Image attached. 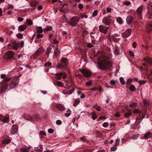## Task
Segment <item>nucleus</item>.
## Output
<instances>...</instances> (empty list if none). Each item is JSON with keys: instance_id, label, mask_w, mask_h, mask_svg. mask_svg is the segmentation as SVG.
<instances>
[{"instance_id": "obj_1", "label": "nucleus", "mask_w": 152, "mask_h": 152, "mask_svg": "<svg viewBox=\"0 0 152 152\" xmlns=\"http://www.w3.org/2000/svg\"><path fill=\"white\" fill-rule=\"evenodd\" d=\"M97 65L100 69L105 70L110 68L112 64L108 57L104 54H102L98 58Z\"/></svg>"}, {"instance_id": "obj_2", "label": "nucleus", "mask_w": 152, "mask_h": 152, "mask_svg": "<svg viewBox=\"0 0 152 152\" xmlns=\"http://www.w3.org/2000/svg\"><path fill=\"white\" fill-rule=\"evenodd\" d=\"M19 82V78L18 77H14L10 83V87L11 89H13L16 87Z\"/></svg>"}, {"instance_id": "obj_3", "label": "nucleus", "mask_w": 152, "mask_h": 152, "mask_svg": "<svg viewBox=\"0 0 152 152\" xmlns=\"http://www.w3.org/2000/svg\"><path fill=\"white\" fill-rule=\"evenodd\" d=\"M68 62L66 58H62L61 60V64H58L57 66V68L61 69L65 67L68 65Z\"/></svg>"}, {"instance_id": "obj_4", "label": "nucleus", "mask_w": 152, "mask_h": 152, "mask_svg": "<svg viewBox=\"0 0 152 152\" xmlns=\"http://www.w3.org/2000/svg\"><path fill=\"white\" fill-rule=\"evenodd\" d=\"M79 71L81 72L83 76L86 78L90 77L91 75V72L87 69H80Z\"/></svg>"}, {"instance_id": "obj_5", "label": "nucleus", "mask_w": 152, "mask_h": 152, "mask_svg": "<svg viewBox=\"0 0 152 152\" xmlns=\"http://www.w3.org/2000/svg\"><path fill=\"white\" fill-rule=\"evenodd\" d=\"M79 20V17L75 16L72 18L69 21V25L72 26H74L76 24Z\"/></svg>"}, {"instance_id": "obj_6", "label": "nucleus", "mask_w": 152, "mask_h": 152, "mask_svg": "<svg viewBox=\"0 0 152 152\" xmlns=\"http://www.w3.org/2000/svg\"><path fill=\"white\" fill-rule=\"evenodd\" d=\"M2 86L0 87V94H3L7 89L9 86L8 83H5L3 84H1Z\"/></svg>"}, {"instance_id": "obj_7", "label": "nucleus", "mask_w": 152, "mask_h": 152, "mask_svg": "<svg viewBox=\"0 0 152 152\" xmlns=\"http://www.w3.org/2000/svg\"><path fill=\"white\" fill-rule=\"evenodd\" d=\"M44 51V50L42 47H40L38 48L35 52L32 55V57L34 58H35L36 57L39 55Z\"/></svg>"}, {"instance_id": "obj_8", "label": "nucleus", "mask_w": 152, "mask_h": 152, "mask_svg": "<svg viewBox=\"0 0 152 152\" xmlns=\"http://www.w3.org/2000/svg\"><path fill=\"white\" fill-rule=\"evenodd\" d=\"M15 54V52L12 51H7L6 53V54L7 56V58L9 59H14L15 60H16V59L13 57Z\"/></svg>"}, {"instance_id": "obj_9", "label": "nucleus", "mask_w": 152, "mask_h": 152, "mask_svg": "<svg viewBox=\"0 0 152 152\" xmlns=\"http://www.w3.org/2000/svg\"><path fill=\"white\" fill-rule=\"evenodd\" d=\"M1 78L3 79L1 82V84H3L6 83L9 81L10 80V78L7 77V75L4 74H1Z\"/></svg>"}, {"instance_id": "obj_10", "label": "nucleus", "mask_w": 152, "mask_h": 152, "mask_svg": "<svg viewBox=\"0 0 152 152\" xmlns=\"http://www.w3.org/2000/svg\"><path fill=\"white\" fill-rule=\"evenodd\" d=\"M99 28L100 32L105 34L107 33L109 27L106 26H103L102 25H100L99 26Z\"/></svg>"}, {"instance_id": "obj_11", "label": "nucleus", "mask_w": 152, "mask_h": 152, "mask_svg": "<svg viewBox=\"0 0 152 152\" xmlns=\"http://www.w3.org/2000/svg\"><path fill=\"white\" fill-rule=\"evenodd\" d=\"M148 9V13L147 14V17L149 18H152V4H149Z\"/></svg>"}, {"instance_id": "obj_12", "label": "nucleus", "mask_w": 152, "mask_h": 152, "mask_svg": "<svg viewBox=\"0 0 152 152\" xmlns=\"http://www.w3.org/2000/svg\"><path fill=\"white\" fill-rule=\"evenodd\" d=\"M143 10V6L141 5L137 9V13L139 14V19H141L142 18V13Z\"/></svg>"}, {"instance_id": "obj_13", "label": "nucleus", "mask_w": 152, "mask_h": 152, "mask_svg": "<svg viewBox=\"0 0 152 152\" xmlns=\"http://www.w3.org/2000/svg\"><path fill=\"white\" fill-rule=\"evenodd\" d=\"M56 77L57 80H60L61 78H65L66 77V75L63 72H60L59 73H57L56 74Z\"/></svg>"}, {"instance_id": "obj_14", "label": "nucleus", "mask_w": 152, "mask_h": 152, "mask_svg": "<svg viewBox=\"0 0 152 152\" xmlns=\"http://www.w3.org/2000/svg\"><path fill=\"white\" fill-rule=\"evenodd\" d=\"M9 116L8 115H6L5 116L0 115V120L5 123H8L9 122Z\"/></svg>"}, {"instance_id": "obj_15", "label": "nucleus", "mask_w": 152, "mask_h": 152, "mask_svg": "<svg viewBox=\"0 0 152 152\" xmlns=\"http://www.w3.org/2000/svg\"><path fill=\"white\" fill-rule=\"evenodd\" d=\"M131 30L130 29H127L124 33L122 34V36L124 38H127L131 34Z\"/></svg>"}, {"instance_id": "obj_16", "label": "nucleus", "mask_w": 152, "mask_h": 152, "mask_svg": "<svg viewBox=\"0 0 152 152\" xmlns=\"http://www.w3.org/2000/svg\"><path fill=\"white\" fill-rule=\"evenodd\" d=\"M18 126L16 125H14L12 127L11 131V133L12 134H14L16 133L18 131Z\"/></svg>"}, {"instance_id": "obj_17", "label": "nucleus", "mask_w": 152, "mask_h": 152, "mask_svg": "<svg viewBox=\"0 0 152 152\" xmlns=\"http://www.w3.org/2000/svg\"><path fill=\"white\" fill-rule=\"evenodd\" d=\"M103 23L105 25H109L110 24V20L108 17H104L102 20Z\"/></svg>"}, {"instance_id": "obj_18", "label": "nucleus", "mask_w": 152, "mask_h": 152, "mask_svg": "<svg viewBox=\"0 0 152 152\" xmlns=\"http://www.w3.org/2000/svg\"><path fill=\"white\" fill-rule=\"evenodd\" d=\"M134 20L133 18L131 15L128 16L126 18L127 23L128 24H131Z\"/></svg>"}, {"instance_id": "obj_19", "label": "nucleus", "mask_w": 152, "mask_h": 152, "mask_svg": "<svg viewBox=\"0 0 152 152\" xmlns=\"http://www.w3.org/2000/svg\"><path fill=\"white\" fill-rule=\"evenodd\" d=\"M68 10V8L67 7V5L66 4H65L60 9V11L64 12H66Z\"/></svg>"}, {"instance_id": "obj_20", "label": "nucleus", "mask_w": 152, "mask_h": 152, "mask_svg": "<svg viewBox=\"0 0 152 152\" xmlns=\"http://www.w3.org/2000/svg\"><path fill=\"white\" fill-rule=\"evenodd\" d=\"M55 106L56 108L61 111H64L65 109L64 106L60 104H56Z\"/></svg>"}, {"instance_id": "obj_21", "label": "nucleus", "mask_w": 152, "mask_h": 152, "mask_svg": "<svg viewBox=\"0 0 152 152\" xmlns=\"http://www.w3.org/2000/svg\"><path fill=\"white\" fill-rule=\"evenodd\" d=\"M27 28V25L26 24H24L19 26L18 29L19 30L21 31H23Z\"/></svg>"}, {"instance_id": "obj_22", "label": "nucleus", "mask_w": 152, "mask_h": 152, "mask_svg": "<svg viewBox=\"0 0 152 152\" xmlns=\"http://www.w3.org/2000/svg\"><path fill=\"white\" fill-rule=\"evenodd\" d=\"M143 60L148 63L149 64H152V59L150 58L147 57L146 58H144Z\"/></svg>"}, {"instance_id": "obj_23", "label": "nucleus", "mask_w": 152, "mask_h": 152, "mask_svg": "<svg viewBox=\"0 0 152 152\" xmlns=\"http://www.w3.org/2000/svg\"><path fill=\"white\" fill-rule=\"evenodd\" d=\"M109 41L111 42L112 41H114V42H118L119 40V39L115 38L114 36H111L110 38H109Z\"/></svg>"}, {"instance_id": "obj_24", "label": "nucleus", "mask_w": 152, "mask_h": 152, "mask_svg": "<svg viewBox=\"0 0 152 152\" xmlns=\"http://www.w3.org/2000/svg\"><path fill=\"white\" fill-rule=\"evenodd\" d=\"M36 28L37 29L36 32L37 33H42L43 32V30L41 27L36 26Z\"/></svg>"}, {"instance_id": "obj_25", "label": "nucleus", "mask_w": 152, "mask_h": 152, "mask_svg": "<svg viewBox=\"0 0 152 152\" xmlns=\"http://www.w3.org/2000/svg\"><path fill=\"white\" fill-rule=\"evenodd\" d=\"M23 117L25 119L29 121L33 119V118L31 116L27 114H24Z\"/></svg>"}, {"instance_id": "obj_26", "label": "nucleus", "mask_w": 152, "mask_h": 152, "mask_svg": "<svg viewBox=\"0 0 152 152\" xmlns=\"http://www.w3.org/2000/svg\"><path fill=\"white\" fill-rule=\"evenodd\" d=\"M116 20L117 22L120 24H122L124 22L123 19L120 17L116 18Z\"/></svg>"}, {"instance_id": "obj_27", "label": "nucleus", "mask_w": 152, "mask_h": 152, "mask_svg": "<svg viewBox=\"0 0 152 152\" xmlns=\"http://www.w3.org/2000/svg\"><path fill=\"white\" fill-rule=\"evenodd\" d=\"M12 44L13 48L15 50L18 49L19 46V44L16 42H14Z\"/></svg>"}, {"instance_id": "obj_28", "label": "nucleus", "mask_w": 152, "mask_h": 152, "mask_svg": "<svg viewBox=\"0 0 152 152\" xmlns=\"http://www.w3.org/2000/svg\"><path fill=\"white\" fill-rule=\"evenodd\" d=\"M137 104L136 102H133L130 104L129 105V106L132 108L136 107H137Z\"/></svg>"}, {"instance_id": "obj_29", "label": "nucleus", "mask_w": 152, "mask_h": 152, "mask_svg": "<svg viewBox=\"0 0 152 152\" xmlns=\"http://www.w3.org/2000/svg\"><path fill=\"white\" fill-rule=\"evenodd\" d=\"M11 140L9 139H4L2 141V143L3 144H7L11 142Z\"/></svg>"}, {"instance_id": "obj_30", "label": "nucleus", "mask_w": 152, "mask_h": 152, "mask_svg": "<svg viewBox=\"0 0 152 152\" xmlns=\"http://www.w3.org/2000/svg\"><path fill=\"white\" fill-rule=\"evenodd\" d=\"M62 92L64 94L70 95L72 93V91L71 90L67 91L66 90H64Z\"/></svg>"}, {"instance_id": "obj_31", "label": "nucleus", "mask_w": 152, "mask_h": 152, "mask_svg": "<svg viewBox=\"0 0 152 152\" xmlns=\"http://www.w3.org/2000/svg\"><path fill=\"white\" fill-rule=\"evenodd\" d=\"M54 84L59 87H61L63 86V84L61 81H57L54 82Z\"/></svg>"}, {"instance_id": "obj_32", "label": "nucleus", "mask_w": 152, "mask_h": 152, "mask_svg": "<svg viewBox=\"0 0 152 152\" xmlns=\"http://www.w3.org/2000/svg\"><path fill=\"white\" fill-rule=\"evenodd\" d=\"M80 100L79 99H76L73 104V105L75 107H76L79 103Z\"/></svg>"}, {"instance_id": "obj_33", "label": "nucleus", "mask_w": 152, "mask_h": 152, "mask_svg": "<svg viewBox=\"0 0 152 152\" xmlns=\"http://www.w3.org/2000/svg\"><path fill=\"white\" fill-rule=\"evenodd\" d=\"M92 118L94 120H95L97 118V115L94 112H92L91 113Z\"/></svg>"}, {"instance_id": "obj_34", "label": "nucleus", "mask_w": 152, "mask_h": 152, "mask_svg": "<svg viewBox=\"0 0 152 152\" xmlns=\"http://www.w3.org/2000/svg\"><path fill=\"white\" fill-rule=\"evenodd\" d=\"M118 82V80H110V83L111 86H113L115 85V84H116Z\"/></svg>"}, {"instance_id": "obj_35", "label": "nucleus", "mask_w": 152, "mask_h": 152, "mask_svg": "<svg viewBox=\"0 0 152 152\" xmlns=\"http://www.w3.org/2000/svg\"><path fill=\"white\" fill-rule=\"evenodd\" d=\"M119 50L117 46L115 47V53L116 55H118L119 54Z\"/></svg>"}, {"instance_id": "obj_36", "label": "nucleus", "mask_w": 152, "mask_h": 152, "mask_svg": "<svg viewBox=\"0 0 152 152\" xmlns=\"http://www.w3.org/2000/svg\"><path fill=\"white\" fill-rule=\"evenodd\" d=\"M26 22L27 24L29 25H31L33 24L32 20L30 19L27 20H26Z\"/></svg>"}, {"instance_id": "obj_37", "label": "nucleus", "mask_w": 152, "mask_h": 152, "mask_svg": "<svg viewBox=\"0 0 152 152\" xmlns=\"http://www.w3.org/2000/svg\"><path fill=\"white\" fill-rule=\"evenodd\" d=\"M147 28L149 29L150 31L152 30V23L148 24L146 27Z\"/></svg>"}, {"instance_id": "obj_38", "label": "nucleus", "mask_w": 152, "mask_h": 152, "mask_svg": "<svg viewBox=\"0 0 152 152\" xmlns=\"http://www.w3.org/2000/svg\"><path fill=\"white\" fill-rule=\"evenodd\" d=\"M71 114V110L69 109H68L66 113H65V115L66 117H69Z\"/></svg>"}, {"instance_id": "obj_39", "label": "nucleus", "mask_w": 152, "mask_h": 152, "mask_svg": "<svg viewBox=\"0 0 152 152\" xmlns=\"http://www.w3.org/2000/svg\"><path fill=\"white\" fill-rule=\"evenodd\" d=\"M38 4V3L36 1H33L30 3L31 6L32 7H35Z\"/></svg>"}, {"instance_id": "obj_40", "label": "nucleus", "mask_w": 152, "mask_h": 152, "mask_svg": "<svg viewBox=\"0 0 152 152\" xmlns=\"http://www.w3.org/2000/svg\"><path fill=\"white\" fill-rule=\"evenodd\" d=\"M34 118L36 119L37 120H38L40 118L39 115L38 114H34L33 115Z\"/></svg>"}, {"instance_id": "obj_41", "label": "nucleus", "mask_w": 152, "mask_h": 152, "mask_svg": "<svg viewBox=\"0 0 152 152\" xmlns=\"http://www.w3.org/2000/svg\"><path fill=\"white\" fill-rule=\"evenodd\" d=\"M93 107L95 109L98 111H99L100 110V106H98L97 104L94 105L93 106Z\"/></svg>"}, {"instance_id": "obj_42", "label": "nucleus", "mask_w": 152, "mask_h": 152, "mask_svg": "<svg viewBox=\"0 0 152 152\" xmlns=\"http://www.w3.org/2000/svg\"><path fill=\"white\" fill-rule=\"evenodd\" d=\"M151 134V133L150 132H148L145 133L144 135L145 138V139H148L149 137V136Z\"/></svg>"}, {"instance_id": "obj_43", "label": "nucleus", "mask_w": 152, "mask_h": 152, "mask_svg": "<svg viewBox=\"0 0 152 152\" xmlns=\"http://www.w3.org/2000/svg\"><path fill=\"white\" fill-rule=\"evenodd\" d=\"M120 81L121 84L122 85H124L125 84V82L124 78L123 77H120Z\"/></svg>"}, {"instance_id": "obj_44", "label": "nucleus", "mask_w": 152, "mask_h": 152, "mask_svg": "<svg viewBox=\"0 0 152 152\" xmlns=\"http://www.w3.org/2000/svg\"><path fill=\"white\" fill-rule=\"evenodd\" d=\"M129 89L130 91H135L136 88L134 86L131 85L129 88Z\"/></svg>"}, {"instance_id": "obj_45", "label": "nucleus", "mask_w": 152, "mask_h": 152, "mask_svg": "<svg viewBox=\"0 0 152 152\" xmlns=\"http://www.w3.org/2000/svg\"><path fill=\"white\" fill-rule=\"evenodd\" d=\"M43 35L39 33H37L36 36V38L37 39H39L43 37Z\"/></svg>"}, {"instance_id": "obj_46", "label": "nucleus", "mask_w": 152, "mask_h": 152, "mask_svg": "<svg viewBox=\"0 0 152 152\" xmlns=\"http://www.w3.org/2000/svg\"><path fill=\"white\" fill-rule=\"evenodd\" d=\"M132 80V79H128L127 80L126 82V84L129 85L131 84Z\"/></svg>"}, {"instance_id": "obj_47", "label": "nucleus", "mask_w": 152, "mask_h": 152, "mask_svg": "<svg viewBox=\"0 0 152 152\" xmlns=\"http://www.w3.org/2000/svg\"><path fill=\"white\" fill-rule=\"evenodd\" d=\"M147 77L148 79L152 80V70H151L150 73L148 75Z\"/></svg>"}, {"instance_id": "obj_48", "label": "nucleus", "mask_w": 152, "mask_h": 152, "mask_svg": "<svg viewBox=\"0 0 152 152\" xmlns=\"http://www.w3.org/2000/svg\"><path fill=\"white\" fill-rule=\"evenodd\" d=\"M120 140L119 139H117L115 140V143L114 145V146H118L119 144Z\"/></svg>"}, {"instance_id": "obj_49", "label": "nucleus", "mask_w": 152, "mask_h": 152, "mask_svg": "<svg viewBox=\"0 0 152 152\" xmlns=\"http://www.w3.org/2000/svg\"><path fill=\"white\" fill-rule=\"evenodd\" d=\"M131 113H127L124 114V116L125 117L127 118L131 116Z\"/></svg>"}, {"instance_id": "obj_50", "label": "nucleus", "mask_w": 152, "mask_h": 152, "mask_svg": "<svg viewBox=\"0 0 152 152\" xmlns=\"http://www.w3.org/2000/svg\"><path fill=\"white\" fill-rule=\"evenodd\" d=\"M43 148L39 146L38 147L37 149L36 150V151L40 152L42 151Z\"/></svg>"}, {"instance_id": "obj_51", "label": "nucleus", "mask_w": 152, "mask_h": 152, "mask_svg": "<svg viewBox=\"0 0 152 152\" xmlns=\"http://www.w3.org/2000/svg\"><path fill=\"white\" fill-rule=\"evenodd\" d=\"M39 134L41 136L44 135V136H46V134L45 132L44 131H40L39 133Z\"/></svg>"}, {"instance_id": "obj_52", "label": "nucleus", "mask_w": 152, "mask_h": 152, "mask_svg": "<svg viewBox=\"0 0 152 152\" xmlns=\"http://www.w3.org/2000/svg\"><path fill=\"white\" fill-rule=\"evenodd\" d=\"M102 125L104 127L106 128L109 126V124L108 122H104L103 124Z\"/></svg>"}, {"instance_id": "obj_53", "label": "nucleus", "mask_w": 152, "mask_h": 152, "mask_svg": "<svg viewBox=\"0 0 152 152\" xmlns=\"http://www.w3.org/2000/svg\"><path fill=\"white\" fill-rule=\"evenodd\" d=\"M16 36L18 38L22 39L23 38V35L22 34H18L16 35Z\"/></svg>"}, {"instance_id": "obj_54", "label": "nucleus", "mask_w": 152, "mask_h": 152, "mask_svg": "<svg viewBox=\"0 0 152 152\" xmlns=\"http://www.w3.org/2000/svg\"><path fill=\"white\" fill-rule=\"evenodd\" d=\"M133 113L134 114L139 113L140 110L138 109H135L133 110Z\"/></svg>"}, {"instance_id": "obj_55", "label": "nucleus", "mask_w": 152, "mask_h": 152, "mask_svg": "<svg viewBox=\"0 0 152 152\" xmlns=\"http://www.w3.org/2000/svg\"><path fill=\"white\" fill-rule=\"evenodd\" d=\"M117 149V148H116V146H115L114 145V146L112 147L111 148L110 150L112 151H114L116 150Z\"/></svg>"}, {"instance_id": "obj_56", "label": "nucleus", "mask_w": 152, "mask_h": 152, "mask_svg": "<svg viewBox=\"0 0 152 152\" xmlns=\"http://www.w3.org/2000/svg\"><path fill=\"white\" fill-rule=\"evenodd\" d=\"M145 82L146 81L144 80H140L138 82L139 84L140 85H143L144 84Z\"/></svg>"}, {"instance_id": "obj_57", "label": "nucleus", "mask_w": 152, "mask_h": 152, "mask_svg": "<svg viewBox=\"0 0 152 152\" xmlns=\"http://www.w3.org/2000/svg\"><path fill=\"white\" fill-rule=\"evenodd\" d=\"M98 14V12L97 10H95L94 11L93 13L92 14V16L94 17L96 16Z\"/></svg>"}, {"instance_id": "obj_58", "label": "nucleus", "mask_w": 152, "mask_h": 152, "mask_svg": "<svg viewBox=\"0 0 152 152\" xmlns=\"http://www.w3.org/2000/svg\"><path fill=\"white\" fill-rule=\"evenodd\" d=\"M54 130L52 129H48V133L50 134H52L54 132Z\"/></svg>"}, {"instance_id": "obj_59", "label": "nucleus", "mask_w": 152, "mask_h": 152, "mask_svg": "<svg viewBox=\"0 0 152 152\" xmlns=\"http://www.w3.org/2000/svg\"><path fill=\"white\" fill-rule=\"evenodd\" d=\"M83 5L81 4H79L78 5V7L80 9H82L83 7Z\"/></svg>"}, {"instance_id": "obj_60", "label": "nucleus", "mask_w": 152, "mask_h": 152, "mask_svg": "<svg viewBox=\"0 0 152 152\" xmlns=\"http://www.w3.org/2000/svg\"><path fill=\"white\" fill-rule=\"evenodd\" d=\"M20 151L22 152H28V151L26 148H22L20 150Z\"/></svg>"}, {"instance_id": "obj_61", "label": "nucleus", "mask_w": 152, "mask_h": 152, "mask_svg": "<svg viewBox=\"0 0 152 152\" xmlns=\"http://www.w3.org/2000/svg\"><path fill=\"white\" fill-rule=\"evenodd\" d=\"M62 122L60 120H57L56 121V124L58 125H61V124Z\"/></svg>"}, {"instance_id": "obj_62", "label": "nucleus", "mask_w": 152, "mask_h": 152, "mask_svg": "<svg viewBox=\"0 0 152 152\" xmlns=\"http://www.w3.org/2000/svg\"><path fill=\"white\" fill-rule=\"evenodd\" d=\"M106 118L104 116H100L98 118V120H102L104 119H106Z\"/></svg>"}, {"instance_id": "obj_63", "label": "nucleus", "mask_w": 152, "mask_h": 152, "mask_svg": "<svg viewBox=\"0 0 152 152\" xmlns=\"http://www.w3.org/2000/svg\"><path fill=\"white\" fill-rule=\"evenodd\" d=\"M137 44L135 42H134L132 44V46L134 48H136Z\"/></svg>"}, {"instance_id": "obj_64", "label": "nucleus", "mask_w": 152, "mask_h": 152, "mask_svg": "<svg viewBox=\"0 0 152 152\" xmlns=\"http://www.w3.org/2000/svg\"><path fill=\"white\" fill-rule=\"evenodd\" d=\"M124 4L127 6L130 5L131 4L130 2L129 1L124 2Z\"/></svg>"}]
</instances>
